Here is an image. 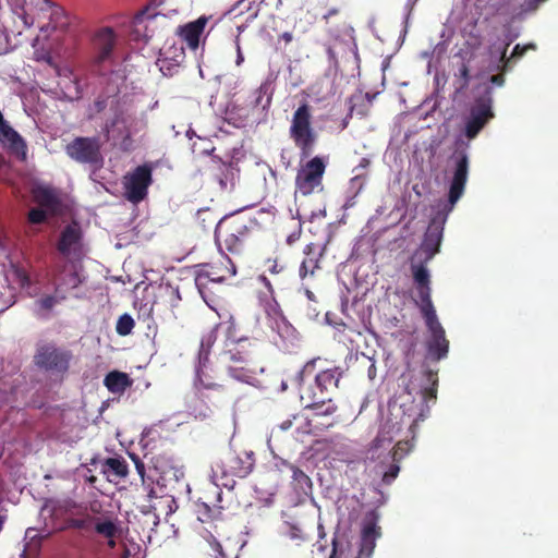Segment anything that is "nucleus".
Returning a JSON list of instances; mask_svg holds the SVG:
<instances>
[{"mask_svg": "<svg viewBox=\"0 0 558 558\" xmlns=\"http://www.w3.org/2000/svg\"><path fill=\"white\" fill-rule=\"evenodd\" d=\"M413 282L416 292L414 302L420 308L425 325L430 332L426 342L427 354L433 361H440L448 355L449 341L445 329L438 320L435 306L432 301L430 274L423 266H413Z\"/></svg>", "mask_w": 558, "mask_h": 558, "instance_id": "obj_1", "label": "nucleus"}, {"mask_svg": "<svg viewBox=\"0 0 558 558\" xmlns=\"http://www.w3.org/2000/svg\"><path fill=\"white\" fill-rule=\"evenodd\" d=\"M260 233L256 220L244 217H229L221 219L215 229V240L219 247L232 254H240L244 247L254 242Z\"/></svg>", "mask_w": 558, "mask_h": 558, "instance_id": "obj_2", "label": "nucleus"}, {"mask_svg": "<svg viewBox=\"0 0 558 558\" xmlns=\"http://www.w3.org/2000/svg\"><path fill=\"white\" fill-rule=\"evenodd\" d=\"M72 360V351L54 342L38 343L33 356V363L38 369L60 379L69 373Z\"/></svg>", "mask_w": 558, "mask_h": 558, "instance_id": "obj_3", "label": "nucleus"}, {"mask_svg": "<svg viewBox=\"0 0 558 558\" xmlns=\"http://www.w3.org/2000/svg\"><path fill=\"white\" fill-rule=\"evenodd\" d=\"M289 133L300 150L301 159L308 158L314 151L318 135L312 125V108L307 102H303L293 112Z\"/></svg>", "mask_w": 558, "mask_h": 558, "instance_id": "obj_4", "label": "nucleus"}, {"mask_svg": "<svg viewBox=\"0 0 558 558\" xmlns=\"http://www.w3.org/2000/svg\"><path fill=\"white\" fill-rule=\"evenodd\" d=\"M380 527L374 520L366 522L361 532V539L356 554L344 535L336 534L332 538V550L329 558H372L376 547V539L380 536Z\"/></svg>", "mask_w": 558, "mask_h": 558, "instance_id": "obj_5", "label": "nucleus"}, {"mask_svg": "<svg viewBox=\"0 0 558 558\" xmlns=\"http://www.w3.org/2000/svg\"><path fill=\"white\" fill-rule=\"evenodd\" d=\"M234 275L235 266L231 258L226 254H221L217 260L195 266V284L203 300L209 305L211 299L207 293L208 284L210 282L221 283Z\"/></svg>", "mask_w": 558, "mask_h": 558, "instance_id": "obj_6", "label": "nucleus"}, {"mask_svg": "<svg viewBox=\"0 0 558 558\" xmlns=\"http://www.w3.org/2000/svg\"><path fill=\"white\" fill-rule=\"evenodd\" d=\"M326 168L327 162L324 157L315 156L307 160L296 173V190L304 196L312 194L317 189L322 190Z\"/></svg>", "mask_w": 558, "mask_h": 558, "instance_id": "obj_7", "label": "nucleus"}, {"mask_svg": "<svg viewBox=\"0 0 558 558\" xmlns=\"http://www.w3.org/2000/svg\"><path fill=\"white\" fill-rule=\"evenodd\" d=\"M133 120L123 113H117L104 126L105 137L123 153H130L134 149Z\"/></svg>", "mask_w": 558, "mask_h": 558, "instance_id": "obj_8", "label": "nucleus"}, {"mask_svg": "<svg viewBox=\"0 0 558 558\" xmlns=\"http://www.w3.org/2000/svg\"><path fill=\"white\" fill-rule=\"evenodd\" d=\"M492 105V87L486 86L484 95L475 99L470 110V117L465 122L464 133L469 140L476 137L487 122L494 118Z\"/></svg>", "mask_w": 558, "mask_h": 558, "instance_id": "obj_9", "label": "nucleus"}, {"mask_svg": "<svg viewBox=\"0 0 558 558\" xmlns=\"http://www.w3.org/2000/svg\"><path fill=\"white\" fill-rule=\"evenodd\" d=\"M151 171V167L144 163L124 177V196L129 202L137 204L147 196L148 187L153 183Z\"/></svg>", "mask_w": 558, "mask_h": 558, "instance_id": "obj_10", "label": "nucleus"}, {"mask_svg": "<svg viewBox=\"0 0 558 558\" xmlns=\"http://www.w3.org/2000/svg\"><path fill=\"white\" fill-rule=\"evenodd\" d=\"M66 155L81 163L98 165L104 158L101 155V143L99 137H75L65 146Z\"/></svg>", "mask_w": 558, "mask_h": 558, "instance_id": "obj_11", "label": "nucleus"}, {"mask_svg": "<svg viewBox=\"0 0 558 558\" xmlns=\"http://www.w3.org/2000/svg\"><path fill=\"white\" fill-rule=\"evenodd\" d=\"M247 340V337H241L232 347L227 349L222 356L228 363L229 375L240 381H248L252 378V372L246 367L251 352L244 350L243 343Z\"/></svg>", "mask_w": 558, "mask_h": 558, "instance_id": "obj_12", "label": "nucleus"}, {"mask_svg": "<svg viewBox=\"0 0 558 558\" xmlns=\"http://www.w3.org/2000/svg\"><path fill=\"white\" fill-rule=\"evenodd\" d=\"M444 227L433 220L425 234L420 248L412 257L410 269L413 275V266H423L427 269L426 264L439 252L440 243L442 240Z\"/></svg>", "mask_w": 558, "mask_h": 558, "instance_id": "obj_13", "label": "nucleus"}, {"mask_svg": "<svg viewBox=\"0 0 558 558\" xmlns=\"http://www.w3.org/2000/svg\"><path fill=\"white\" fill-rule=\"evenodd\" d=\"M450 161L452 162V178L449 185L448 202L452 208L464 193L470 161L465 150H456L450 157Z\"/></svg>", "mask_w": 558, "mask_h": 558, "instance_id": "obj_14", "label": "nucleus"}, {"mask_svg": "<svg viewBox=\"0 0 558 558\" xmlns=\"http://www.w3.org/2000/svg\"><path fill=\"white\" fill-rule=\"evenodd\" d=\"M255 453L252 450L230 449L221 459V473L225 476L246 477L254 469Z\"/></svg>", "mask_w": 558, "mask_h": 558, "instance_id": "obj_15", "label": "nucleus"}, {"mask_svg": "<svg viewBox=\"0 0 558 558\" xmlns=\"http://www.w3.org/2000/svg\"><path fill=\"white\" fill-rule=\"evenodd\" d=\"M83 234L77 223H70L60 233L57 250L66 258H81Z\"/></svg>", "mask_w": 558, "mask_h": 558, "instance_id": "obj_16", "label": "nucleus"}, {"mask_svg": "<svg viewBox=\"0 0 558 558\" xmlns=\"http://www.w3.org/2000/svg\"><path fill=\"white\" fill-rule=\"evenodd\" d=\"M301 400L305 403V409L312 411L308 418L319 420L328 415H337L338 407L330 396H322L313 389H307L301 393Z\"/></svg>", "mask_w": 558, "mask_h": 558, "instance_id": "obj_17", "label": "nucleus"}, {"mask_svg": "<svg viewBox=\"0 0 558 558\" xmlns=\"http://www.w3.org/2000/svg\"><path fill=\"white\" fill-rule=\"evenodd\" d=\"M51 281L56 292L68 293L82 283V278L74 264H57L51 271Z\"/></svg>", "mask_w": 558, "mask_h": 558, "instance_id": "obj_18", "label": "nucleus"}, {"mask_svg": "<svg viewBox=\"0 0 558 558\" xmlns=\"http://www.w3.org/2000/svg\"><path fill=\"white\" fill-rule=\"evenodd\" d=\"M239 541L226 537L219 539L209 533L205 537L204 554L208 558H239Z\"/></svg>", "mask_w": 558, "mask_h": 558, "instance_id": "obj_19", "label": "nucleus"}, {"mask_svg": "<svg viewBox=\"0 0 558 558\" xmlns=\"http://www.w3.org/2000/svg\"><path fill=\"white\" fill-rule=\"evenodd\" d=\"M162 3L163 0H150L149 5L134 16L132 21V27L133 33L135 34V37L137 39H144L145 41H147L154 36L151 28L155 25L156 20L159 16L165 17V15H161L159 13L150 14V7L156 8L161 5Z\"/></svg>", "mask_w": 558, "mask_h": 558, "instance_id": "obj_20", "label": "nucleus"}, {"mask_svg": "<svg viewBox=\"0 0 558 558\" xmlns=\"http://www.w3.org/2000/svg\"><path fill=\"white\" fill-rule=\"evenodd\" d=\"M197 384L202 402H209L213 407L218 408L227 401L229 396L227 388L207 379L203 372L197 373Z\"/></svg>", "mask_w": 558, "mask_h": 558, "instance_id": "obj_21", "label": "nucleus"}, {"mask_svg": "<svg viewBox=\"0 0 558 558\" xmlns=\"http://www.w3.org/2000/svg\"><path fill=\"white\" fill-rule=\"evenodd\" d=\"M325 248L317 243H308L303 250L304 258L299 268V276L302 280L313 278L320 269V260Z\"/></svg>", "mask_w": 558, "mask_h": 558, "instance_id": "obj_22", "label": "nucleus"}, {"mask_svg": "<svg viewBox=\"0 0 558 558\" xmlns=\"http://www.w3.org/2000/svg\"><path fill=\"white\" fill-rule=\"evenodd\" d=\"M117 43V35L109 26L100 27L93 36V45L96 51V61L104 62L110 58Z\"/></svg>", "mask_w": 558, "mask_h": 558, "instance_id": "obj_23", "label": "nucleus"}, {"mask_svg": "<svg viewBox=\"0 0 558 558\" xmlns=\"http://www.w3.org/2000/svg\"><path fill=\"white\" fill-rule=\"evenodd\" d=\"M0 143L19 160L25 161L27 157V145L24 138L8 123L0 129Z\"/></svg>", "mask_w": 558, "mask_h": 558, "instance_id": "obj_24", "label": "nucleus"}, {"mask_svg": "<svg viewBox=\"0 0 558 558\" xmlns=\"http://www.w3.org/2000/svg\"><path fill=\"white\" fill-rule=\"evenodd\" d=\"M34 201L50 216H60L63 213V203L59 193L48 186H38L33 191Z\"/></svg>", "mask_w": 558, "mask_h": 558, "instance_id": "obj_25", "label": "nucleus"}, {"mask_svg": "<svg viewBox=\"0 0 558 558\" xmlns=\"http://www.w3.org/2000/svg\"><path fill=\"white\" fill-rule=\"evenodd\" d=\"M343 375L340 367L325 369L315 375V385L313 390L322 396H330L338 389L339 381Z\"/></svg>", "mask_w": 558, "mask_h": 558, "instance_id": "obj_26", "label": "nucleus"}, {"mask_svg": "<svg viewBox=\"0 0 558 558\" xmlns=\"http://www.w3.org/2000/svg\"><path fill=\"white\" fill-rule=\"evenodd\" d=\"M207 23L206 17H199L178 28V35L191 49H196L199 45V37Z\"/></svg>", "mask_w": 558, "mask_h": 558, "instance_id": "obj_27", "label": "nucleus"}, {"mask_svg": "<svg viewBox=\"0 0 558 558\" xmlns=\"http://www.w3.org/2000/svg\"><path fill=\"white\" fill-rule=\"evenodd\" d=\"M400 432V426L398 423H392L391 421H387L383 428L379 430L376 438L372 441V445L368 449L371 453V458L375 459V452L383 447L389 446L395 437V434Z\"/></svg>", "mask_w": 558, "mask_h": 558, "instance_id": "obj_28", "label": "nucleus"}, {"mask_svg": "<svg viewBox=\"0 0 558 558\" xmlns=\"http://www.w3.org/2000/svg\"><path fill=\"white\" fill-rule=\"evenodd\" d=\"M68 74H59L61 76L59 81V87L63 94V98L74 101L78 100L83 96V89L80 84L78 77L73 75L71 71H66Z\"/></svg>", "mask_w": 558, "mask_h": 558, "instance_id": "obj_29", "label": "nucleus"}, {"mask_svg": "<svg viewBox=\"0 0 558 558\" xmlns=\"http://www.w3.org/2000/svg\"><path fill=\"white\" fill-rule=\"evenodd\" d=\"M508 47H509V43H507L506 45H504V47H501L499 49V62L500 64L498 65V69L501 71V72H507L510 68V63L512 60H515V59H519L521 57H523L525 54V52L527 50H535L536 49V45L535 44H527V45H524V46H521L520 44H517L512 50V53L510 57H507V50H508Z\"/></svg>", "mask_w": 558, "mask_h": 558, "instance_id": "obj_30", "label": "nucleus"}, {"mask_svg": "<svg viewBox=\"0 0 558 558\" xmlns=\"http://www.w3.org/2000/svg\"><path fill=\"white\" fill-rule=\"evenodd\" d=\"M107 389L112 393H123L132 385V380L126 373L112 371L104 379Z\"/></svg>", "mask_w": 558, "mask_h": 558, "instance_id": "obj_31", "label": "nucleus"}, {"mask_svg": "<svg viewBox=\"0 0 558 558\" xmlns=\"http://www.w3.org/2000/svg\"><path fill=\"white\" fill-rule=\"evenodd\" d=\"M425 386L421 389V396L423 401L426 403L428 408V403H435L437 399V389H438V373L432 369H427L424 372Z\"/></svg>", "mask_w": 558, "mask_h": 558, "instance_id": "obj_32", "label": "nucleus"}, {"mask_svg": "<svg viewBox=\"0 0 558 558\" xmlns=\"http://www.w3.org/2000/svg\"><path fill=\"white\" fill-rule=\"evenodd\" d=\"M102 473L110 477L113 475L116 478H125L129 474V466L123 458H107L104 462Z\"/></svg>", "mask_w": 558, "mask_h": 558, "instance_id": "obj_33", "label": "nucleus"}, {"mask_svg": "<svg viewBox=\"0 0 558 558\" xmlns=\"http://www.w3.org/2000/svg\"><path fill=\"white\" fill-rule=\"evenodd\" d=\"M118 526L112 520H97L95 523V532L106 538H108V547L114 548L117 543L114 537L118 534Z\"/></svg>", "mask_w": 558, "mask_h": 558, "instance_id": "obj_34", "label": "nucleus"}, {"mask_svg": "<svg viewBox=\"0 0 558 558\" xmlns=\"http://www.w3.org/2000/svg\"><path fill=\"white\" fill-rule=\"evenodd\" d=\"M341 423L340 415H328L324 418H307V425H308V433L316 434L318 432H324L329 428L335 427Z\"/></svg>", "mask_w": 558, "mask_h": 558, "instance_id": "obj_35", "label": "nucleus"}, {"mask_svg": "<svg viewBox=\"0 0 558 558\" xmlns=\"http://www.w3.org/2000/svg\"><path fill=\"white\" fill-rule=\"evenodd\" d=\"M244 12L248 13L247 21H253L258 13V10L253 1L246 2V0H239L229 10L228 14H233L234 17L243 15Z\"/></svg>", "mask_w": 558, "mask_h": 558, "instance_id": "obj_36", "label": "nucleus"}, {"mask_svg": "<svg viewBox=\"0 0 558 558\" xmlns=\"http://www.w3.org/2000/svg\"><path fill=\"white\" fill-rule=\"evenodd\" d=\"M454 85L457 90L462 92L466 89L470 85L471 74L470 66L465 62H461L457 72H454Z\"/></svg>", "mask_w": 558, "mask_h": 558, "instance_id": "obj_37", "label": "nucleus"}, {"mask_svg": "<svg viewBox=\"0 0 558 558\" xmlns=\"http://www.w3.org/2000/svg\"><path fill=\"white\" fill-rule=\"evenodd\" d=\"M65 299V293H59L54 291L53 294H46L41 296L39 300H37L36 304L39 306L40 310L49 312L54 307L56 304L64 301Z\"/></svg>", "mask_w": 558, "mask_h": 558, "instance_id": "obj_38", "label": "nucleus"}, {"mask_svg": "<svg viewBox=\"0 0 558 558\" xmlns=\"http://www.w3.org/2000/svg\"><path fill=\"white\" fill-rule=\"evenodd\" d=\"M268 92H269L268 83H263L257 89H255V92H254V96H255L254 106L255 107L262 106V108L264 110L269 108V106L271 104V95H268Z\"/></svg>", "mask_w": 558, "mask_h": 558, "instance_id": "obj_39", "label": "nucleus"}, {"mask_svg": "<svg viewBox=\"0 0 558 558\" xmlns=\"http://www.w3.org/2000/svg\"><path fill=\"white\" fill-rule=\"evenodd\" d=\"M184 51L182 47H169V48H161L160 50V58L158 59L160 62H165L166 60H171L175 64H179L180 61L183 59Z\"/></svg>", "mask_w": 558, "mask_h": 558, "instance_id": "obj_40", "label": "nucleus"}, {"mask_svg": "<svg viewBox=\"0 0 558 558\" xmlns=\"http://www.w3.org/2000/svg\"><path fill=\"white\" fill-rule=\"evenodd\" d=\"M226 326V333L229 339L235 342L239 338L243 337L241 333L240 325L233 315H229L228 319L220 324Z\"/></svg>", "mask_w": 558, "mask_h": 558, "instance_id": "obj_41", "label": "nucleus"}, {"mask_svg": "<svg viewBox=\"0 0 558 558\" xmlns=\"http://www.w3.org/2000/svg\"><path fill=\"white\" fill-rule=\"evenodd\" d=\"M217 340V331L216 329L209 330L202 337L201 347H199V359H207L209 351L214 343Z\"/></svg>", "mask_w": 558, "mask_h": 558, "instance_id": "obj_42", "label": "nucleus"}, {"mask_svg": "<svg viewBox=\"0 0 558 558\" xmlns=\"http://www.w3.org/2000/svg\"><path fill=\"white\" fill-rule=\"evenodd\" d=\"M222 506H214L213 508L207 502L198 505V512L202 521L218 519L221 515Z\"/></svg>", "mask_w": 558, "mask_h": 558, "instance_id": "obj_43", "label": "nucleus"}, {"mask_svg": "<svg viewBox=\"0 0 558 558\" xmlns=\"http://www.w3.org/2000/svg\"><path fill=\"white\" fill-rule=\"evenodd\" d=\"M134 319L129 314H123L118 318L116 330L117 333L120 336H128L132 332V329L134 328Z\"/></svg>", "mask_w": 558, "mask_h": 558, "instance_id": "obj_44", "label": "nucleus"}, {"mask_svg": "<svg viewBox=\"0 0 558 558\" xmlns=\"http://www.w3.org/2000/svg\"><path fill=\"white\" fill-rule=\"evenodd\" d=\"M413 445L409 440H400L392 450V461L400 462L412 449Z\"/></svg>", "mask_w": 558, "mask_h": 558, "instance_id": "obj_45", "label": "nucleus"}, {"mask_svg": "<svg viewBox=\"0 0 558 558\" xmlns=\"http://www.w3.org/2000/svg\"><path fill=\"white\" fill-rule=\"evenodd\" d=\"M229 174H232L231 163H226V162L219 163V173L216 177H217V181L221 189L227 187Z\"/></svg>", "mask_w": 558, "mask_h": 558, "instance_id": "obj_46", "label": "nucleus"}, {"mask_svg": "<svg viewBox=\"0 0 558 558\" xmlns=\"http://www.w3.org/2000/svg\"><path fill=\"white\" fill-rule=\"evenodd\" d=\"M48 215L49 214L45 209H43L41 207H37V208H32L28 211L27 218L31 223L40 225L47 220Z\"/></svg>", "mask_w": 558, "mask_h": 558, "instance_id": "obj_47", "label": "nucleus"}, {"mask_svg": "<svg viewBox=\"0 0 558 558\" xmlns=\"http://www.w3.org/2000/svg\"><path fill=\"white\" fill-rule=\"evenodd\" d=\"M286 535L292 539L298 542L306 541V534L300 526L293 524H287Z\"/></svg>", "mask_w": 558, "mask_h": 558, "instance_id": "obj_48", "label": "nucleus"}, {"mask_svg": "<svg viewBox=\"0 0 558 558\" xmlns=\"http://www.w3.org/2000/svg\"><path fill=\"white\" fill-rule=\"evenodd\" d=\"M400 472V466H399V462H393L388 471H386L384 474H383V483L386 484V485H390L395 478L398 476Z\"/></svg>", "mask_w": 558, "mask_h": 558, "instance_id": "obj_49", "label": "nucleus"}, {"mask_svg": "<svg viewBox=\"0 0 558 558\" xmlns=\"http://www.w3.org/2000/svg\"><path fill=\"white\" fill-rule=\"evenodd\" d=\"M290 470L293 481L298 482L301 487L310 484V477L301 469L295 465H290Z\"/></svg>", "mask_w": 558, "mask_h": 558, "instance_id": "obj_50", "label": "nucleus"}, {"mask_svg": "<svg viewBox=\"0 0 558 558\" xmlns=\"http://www.w3.org/2000/svg\"><path fill=\"white\" fill-rule=\"evenodd\" d=\"M315 368V360L307 362L299 373L300 383L303 381L305 375H311Z\"/></svg>", "mask_w": 558, "mask_h": 558, "instance_id": "obj_51", "label": "nucleus"}, {"mask_svg": "<svg viewBox=\"0 0 558 558\" xmlns=\"http://www.w3.org/2000/svg\"><path fill=\"white\" fill-rule=\"evenodd\" d=\"M546 0H526L524 4V11L525 12H534L538 9V7L545 2Z\"/></svg>", "mask_w": 558, "mask_h": 558, "instance_id": "obj_52", "label": "nucleus"}, {"mask_svg": "<svg viewBox=\"0 0 558 558\" xmlns=\"http://www.w3.org/2000/svg\"><path fill=\"white\" fill-rule=\"evenodd\" d=\"M235 49H236L235 64L238 66H240L244 61V56H243L241 45H240V34H238V36L235 37Z\"/></svg>", "mask_w": 558, "mask_h": 558, "instance_id": "obj_53", "label": "nucleus"}, {"mask_svg": "<svg viewBox=\"0 0 558 558\" xmlns=\"http://www.w3.org/2000/svg\"><path fill=\"white\" fill-rule=\"evenodd\" d=\"M298 417H299L298 415H293L292 418H287V420L282 421L278 425V427L280 428V430L286 432L292 427L293 420H296Z\"/></svg>", "mask_w": 558, "mask_h": 558, "instance_id": "obj_54", "label": "nucleus"}, {"mask_svg": "<svg viewBox=\"0 0 558 558\" xmlns=\"http://www.w3.org/2000/svg\"><path fill=\"white\" fill-rule=\"evenodd\" d=\"M135 469H136L138 475L141 476L142 482L145 483V464H144V462L142 460H140V461L135 460Z\"/></svg>", "mask_w": 558, "mask_h": 558, "instance_id": "obj_55", "label": "nucleus"}, {"mask_svg": "<svg viewBox=\"0 0 558 558\" xmlns=\"http://www.w3.org/2000/svg\"><path fill=\"white\" fill-rule=\"evenodd\" d=\"M87 520L84 519H72L70 521V526L74 529H85Z\"/></svg>", "mask_w": 558, "mask_h": 558, "instance_id": "obj_56", "label": "nucleus"}, {"mask_svg": "<svg viewBox=\"0 0 558 558\" xmlns=\"http://www.w3.org/2000/svg\"><path fill=\"white\" fill-rule=\"evenodd\" d=\"M490 83L497 86H502L505 83V76L502 73L493 75L490 77Z\"/></svg>", "mask_w": 558, "mask_h": 558, "instance_id": "obj_57", "label": "nucleus"}, {"mask_svg": "<svg viewBox=\"0 0 558 558\" xmlns=\"http://www.w3.org/2000/svg\"><path fill=\"white\" fill-rule=\"evenodd\" d=\"M283 270V266H280L277 260H272V265L269 267V271L274 275H278Z\"/></svg>", "mask_w": 558, "mask_h": 558, "instance_id": "obj_58", "label": "nucleus"}, {"mask_svg": "<svg viewBox=\"0 0 558 558\" xmlns=\"http://www.w3.org/2000/svg\"><path fill=\"white\" fill-rule=\"evenodd\" d=\"M340 12V9L337 8V7H333L331 9H329L324 15H323V19L328 21L330 16H333V15H337L339 14Z\"/></svg>", "mask_w": 558, "mask_h": 558, "instance_id": "obj_59", "label": "nucleus"}, {"mask_svg": "<svg viewBox=\"0 0 558 558\" xmlns=\"http://www.w3.org/2000/svg\"><path fill=\"white\" fill-rule=\"evenodd\" d=\"M9 401V393L7 390L0 388V407L8 403Z\"/></svg>", "mask_w": 558, "mask_h": 558, "instance_id": "obj_60", "label": "nucleus"}, {"mask_svg": "<svg viewBox=\"0 0 558 558\" xmlns=\"http://www.w3.org/2000/svg\"><path fill=\"white\" fill-rule=\"evenodd\" d=\"M369 165H371L369 159L366 158V157H363V158H361L356 169H359V168L360 169H366Z\"/></svg>", "mask_w": 558, "mask_h": 558, "instance_id": "obj_61", "label": "nucleus"}, {"mask_svg": "<svg viewBox=\"0 0 558 558\" xmlns=\"http://www.w3.org/2000/svg\"><path fill=\"white\" fill-rule=\"evenodd\" d=\"M259 280L267 287L270 293H272V287L269 279L266 276H259Z\"/></svg>", "mask_w": 558, "mask_h": 558, "instance_id": "obj_62", "label": "nucleus"}, {"mask_svg": "<svg viewBox=\"0 0 558 558\" xmlns=\"http://www.w3.org/2000/svg\"><path fill=\"white\" fill-rule=\"evenodd\" d=\"M19 278L21 279L22 283H28V276L23 270L17 271Z\"/></svg>", "mask_w": 558, "mask_h": 558, "instance_id": "obj_63", "label": "nucleus"}, {"mask_svg": "<svg viewBox=\"0 0 558 558\" xmlns=\"http://www.w3.org/2000/svg\"><path fill=\"white\" fill-rule=\"evenodd\" d=\"M281 38L286 41V44H289L292 41L293 39V36L291 33L289 32H284L282 35H281Z\"/></svg>", "mask_w": 558, "mask_h": 558, "instance_id": "obj_64", "label": "nucleus"}]
</instances>
